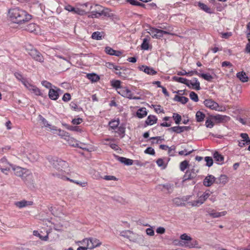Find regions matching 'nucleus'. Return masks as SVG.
Here are the masks:
<instances>
[{"instance_id": "obj_14", "label": "nucleus", "mask_w": 250, "mask_h": 250, "mask_svg": "<svg viewBox=\"0 0 250 250\" xmlns=\"http://www.w3.org/2000/svg\"><path fill=\"white\" fill-rule=\"evenodd\" d=\"M197 172L198 170L196 171V172H195L194 169L187 171L183 177V181L185 182L187 180H190L195 178L196 176V172Z\"/></svg>"}, {"instance_id": "obj_23", "label": "nucleus", "mask_w": 250, "mask_h": 250, "mask_svg": "<svg viewBox=\"0 0 250 250\" xmlns=\"http://www.w3.org/2000/svg\"><path fill=\"white\" fill-rule=\"evenodd\" d=\"M213 157L215 161L219 164H222L224 161V157L217 151H215L213 154Z\"/></svg>"}, {"instance_id": "obj_35", "label": "nucleus", "mask_w": 250, "mask_h": 250, "mask_svg": "<svg viewBox=\"0 0 250 250\" xmlns=\"http://www.w3.org/2000/svg\"><path fill=\"white\" fill-rule=\"evenodd\" d=\"M227 212L224 211L220 212H214L212 211L211 212H208V214L209 216L212 217L213 218H217L222 216H224L226 214Z\"/></svg>"}, {"instance_id": "obj_32", "label": "nucleus", "mask_w": 250, "mask_h": 250, "mask_svg": "<svg viewBox=\"0 0 250 250\" xmlns=\"http://www.w3.org/2000/svg\"><path fill=\"white\" fill-rule=\"evenodd\" d=\"M103 32L99 31L94 32L92 33L91 38L94 40H101L103 37Z\"/></svg>"}, {"instance_id": "obj_1", "label": "nucleus", "mask_w": 250, "mask_h": 250, "mask_svg": "<svg viewBox=\"0 0 250 250\" xmlns=\"http://www.w3.org/2000/svg\"><path fill=\"white\" fill-rule=\"evenodd\" d=\"M49 162L53 167L57 170V171L52 173L53 176L64 180L69 181L77 185H81L82 187H85L86 186V183H80L78 181L70 179L66 176L65 175L68 173L66 170L68 166V163L58 158H51Z\"/></svg>"}, {"instance_id": "obj_28", "label": "nucleus", "mask_w": 250, "mask_h": 250, "mask_svg": "<svg viewBox=\"0 0 250 250\" xmlns=\"http://www.w3.org/2000/svg\"><path fill=\"white\" fill-rule=\"evenodd\" d=\"M120 70H122V71L119 72H115V74L118 75L121 78L126 79L128 76L127 71H128L129 70L127 68H124V67H122V69H121Z\"/></svg>"}, {"instance_id": "obj_60", "label": "nucleus", "mask_w": 250, "mask_h": 250, "mask_svg": "<svg viewBox=\"0 0 250 250\" xmlns=\"http://www.w3.org/2000/svg\"><path fill=\"white\" fill-rule=\"evenodd\" d=\"M206 126L208 128H212L214 126V123L211 121V120L209 119H208L206 121Z\"/></svg>"}, {"instance_id": "obj_4", "label": "nucleus", "mask_w": 250, "mask_h": 250, "mask_svg": "<svg viewBox=\"0 0 250 250\" xmlns=\"http://www.w3.org/2000/svg\"><path fill=\"white\" fill-rule=\"evenodd\" d=\"M29 55L35 61L42 62L44 61V58L42 54L37 49L33 48L31 46L26 48Z\"/></svg>"}, {"instance_id": "obj_43", "label": "nucleus", "mask_w": 250, "mask_h": 250, "mask_svg": "<svg viewBox=\"0 0 250 250\" xmlns=\"http://www.w3.org/2000/svg\"><path fill=\"white\" fill-rule=\"evenodd\" d=\"M119 125V120H112L109 122V127L112 129H116Z\"/></svg>"}, {"instance_id": "obj_9", "label": "nucleus", "mask_w": 250, "mask_h": 250, "mask_svg": "<svg viewBox=\"0 0 250 250\" xmlns=\"http://www.w3.org/2000/svg\"><path fill=\"white\" fill-rule=\"evenodd\" d=\"M117 92L124 97L130 99H136L135 97H132V92L126 87L122 86L120 89H118Z\"/></svg>"}, {"instance_id": "obj_33", "label": "nucleus", "mask_w": 250, "mask_h": 250, "mask_svg": "<svg viewBox=\"0 0 250 250\" xmlns=\"http://www.w3.org/2000/svg\"><path fill=\"white\" fill-rule=\"evenodd\" d=\"M28 158L31 162H34L39 160V155L36 152H33L28 155Z\"/></svg>"}, {"instance_id": "obj_64", "label": "nucleus", "mask_w": 250, "mask_h": 250, "mask_svg": "<svg viewBox=\"0 0 250 250\" xmlns=\"http://www.w3.org/2000/svg\"><path fill=\"white\" fill-rule=\"evenodd\" d=\"M74 13L78 14L80 15H83L85 14V12L80 8H76L75 9Z\"/></svg>"}, {"instance_id": "obj_16", "label": "nucleus", "mask_w": 250, "mask_h": 250, "mask_svg": "<svg viewBox=\"0 0 250 250\" xmlns=\"http://www.w3.org/2000/svg\"><path fill=\"white\" fill-rule=\"evenodd\" d=\"M200 84V82L198 81V79L196 78H194L192 80L189 81V87L190 88V86H191L192 89L199 90L201 89Z\"/></svg>"}, {"instance_id": "obj_56", "label": "nucleus", "mask_w": 250, "mask_h": 250, "mask_svg": "<svg viewBox=\"0 0 250 250\" xmlns=\"http://www.w3.org/2000/svg\"><path fill=\"white\" fill-rule=\"evenodd\" d=\"M58 131L59 135L61 136L62 138H63L64 139V138H68L70 137L69 133L64 130H62L61 129H59Z\"/></svg>"}, {"instance_id": "obj_49", "label": "nucleus", "mask_w": 250, "mask_h": 250, "mask_svg": "<svg viewBox=\"0 0 250 250\" xmlns=\"http://www.w3.org/2000/svg\"><path fill=\"white\" fill-rule=\"evenodd\" d=\"M240 136L243 139L242 141L244 142L247 145L250 144V138H249L248 134L241 133Z\"/></svg>"}, {"instance_id": "obj_39", "label": "nucleus", "mask_w": 250, "mask_h": 250, "mask_svg": "<svg viewBox=\"0 0 250 250\" xmlns=\"http://www.w3.org/2000/svg\"><path fill=\"white\" fill-rule=\"evenodd\" d=\"M105 66L106 67H107L109 69H114L115 70H120L121 69H122V67L120 66H116L115 65L114 63L112 62H106L105 64Z\"/></svg>"}, {"instance_id": "obj_2", "label": "nucleus", "mask_w": 250, "mask_h": 250, "mask_svg": "<svg viewBox=\"0 0 250 250\" xmlns=\"http://www.w3.org/2000/svg\"><path fill=\"white\" fill-rule=\"evenodd\" d=\"M11 21L16 23L22 24L30 20L32 16L19 7L10 9L8 12Z\"/></svg>"}, {"instance_id": "obj_53", "label": "nucleus", "mask_w": 250, "mask_h": 250, "mask_svg": "<svg viewBox=\"0 0 250 250\" xmlns=\"http://www.w3.org/2000/svg\"><path fill=\"white\" fill-rule=\"evenodd\" d=\"M22 83L25 86V87L27 89H28L30 91H31V89H32L35 86V85L31 84L25 80H24V81H22Z\"/></svg>"}, {"instance_id": "obj_6", "label": "nucleus", "mask_w": 250, "mask_h": 250, "mask_svg": "<svg viewBox=\"0 0 250 250\" xmlns=\"http://www.w3.org/2000/svg\"><path fill=\"white\" fill-rule=\"evenodd\" d=\"M83 243L86 244L88 249H92L99 247L101 245L99 240L95 238H85L83 240Z\"/></svg>"}, {"instance_id": "obj_46", "label": "nucleus", "mask_w": 250, "mask_h": 250, "mask_svg": "<svg viewBox=\"0 0 250 250\" xmlns=\"http://www.w3.org/2000/svg\"><path fill=\"white\" fill-rule=\"evenodd\" d=\"M168 130L169 131L174 132H175L176 133H181L182 132V130H181V126H179V125L169 128L168 129Z\"/></svg>"}, {"instance_id": "obj_12", "label": "nucleus", "mask_w": 250, "mask_h": 250, "mask_svg": "<svg viewBox=\"0 0 250 250\" xmlns=\"http://www.w3.org/2000/svg\"><path fill=\"white\" fill-rule=\"evenodd\" d=\"M138 68L140 70L144 72L148 75H154L157 74V71H155L152 67L149 66L142 65L139 66Z\"/></svg>"}, {"instance_id": "obj_8", "label": "nucleus", "mask_w": 250, "mask_h": 250, "mask_svg": "<svg viewBox=\"0 0 250 250\" xmlns=\"http://www.w3.org/2000/svg\"><path fill=\"white\" fill-rule=\"evenodd\" d=\"M14 165L9 163L6 159L2 158L0 160V170L4 173L7 174V172L9 171Z\"/></svg>"}, {"instance_id": "obj_52", "label": "nucleus", "mask_w": 250, "mask_h": 250, "mask_svg": "<svg viewBox=\"0 0 250 250\" xmlns=\"http://www.w3.org/2000/svg\"><path fill=\"white\" fill-rule=\"evenodd\" d=\"M199 76L208 81H211L213 79L212 76L209 74L200 73Z\"/></svg>"}, {"instance_id": "obj_21", "label": "nucleus", "mask_w": 250, "mask_h": 250, "mask_svg": "<svg viewBox=\"0 0 250 250\" xmlns=\"http://www.w3.org/2000/svg\"><path fill=\"white\" fill-rule=\"evenodd\" d=\"M172 79L176 82L185 84L188 87H189V81L186 78L174 76L172 77Z\"/></svg>"}, {"instance_id": "obj_57", "label": "nucleus", "mask_w": 250, "mask_h": 250, "mask_svg": "<svg viewBox=\"0 0 250 250\" xmlns=\"http://www.w3.org/2000/svg\"><path fill=\"white\" fill-rule=\"evenodd\" d=\"M158 29L154 27H150L149 31L148 32L149 34L152 36L153 38H155L156 32H157Z\"/></svg>"}, {"instance_id": "obj_36", "label": "nucleus", "mask_w": 250, "mask_h": 250, "mask_svg": "<svg viewBox=\"0 0 250 250\" xmlns=\"http://www.w3.org/2000/svg\"><path fill=\"white\" fill-rule=\"evenodd\" d=\"M121 82L119 80H112L111 81V86L115 88L117 91H118V89H120L122 86L121 85Z\"/></svg>"}, {"instance_id": "obj_31", "label": "nucleus", "mask_w": 250, "mask_h": 250, "mask_svg": "<svg viewBox=\"0 0 250 250\" xmlns=\"http://www.w3.org/2000/svg\"><path fill=\"white\" fill-rule=\"evenodd\" d=\"M102 11L101 12L100 17L104 16L105 17H110L112 16L111 11L109 9L107 8H104L102 7Z\"/></svg>"}, {"instance_id": "obj_7", "label": "nucleus", "mask_w": 250, "mask_h": 250, "mask_svg": "<svg viewBox=\"0 0 250 250\" xmlns=\"http://www.w3.org/2000/svg\"><path fill=\"white\" fill-rule=\"evenodd\" d=\"M102 6L98 4L91 6V14L88 15V17L91 18H98L100 17L101 12H102Z\"/></svg>"}, {"instance_id": "obj_63", "label": "nucleus", "mask_w": 250, "mask_h": 250, "mask_svg": "<svg viewBox=\"0 0 250 250\" xmlns=\"http://www.w3.org/2000/svg\"><path fill=\"white\" fill-rule=\"evenodd\" d=\"M83 122V119L81 118H78L76 119H74L72 121V123L73 125H79Z\"/></svg>"}, {"instance_id": "obj_24", "label": "nucleus", "mask_w": 250, "mask_h": 250, "mask_svg": "<svg viewBox=\"0 0 250 250\" xmlns=\"http://www.w3.org/2000/svg\"><path fill=\"white\" fill-rule=\"evenodd\" d=\"M157 121V118L156 116L153 115H149L147 117L146 121V124L147 125H152L156 123Z\"/></svg>"}, {"instance_id": "obj_15", "label": "nucleus", "mask_w": 250, "mask_h": 250, "mask_svg": "<svg viewBox=\"0 0 250 250\" xmlns=\"http://www.w3.org/2000/svg\"><path fill=\"white\" fill-rule=\"evenodd\" d=\"M12 169L15 172V174L16 176L21 177H24V174L26 172V169L22 168L20 167L13 166V167H12Z\"/></svg>"}, {"instance_id": "obj_44", "label": "nucleus", "mask_w": 250, "mask_h": 250, "mask_svg": "<svg viewBox=\"0 0 250 250\" xmlns=\"http://www.w3.org/2000/svg\"><path fill=\"white\" fill-rule=\"evenodd\" d=\"M173 203L177 206H185V204L182 202V199L179 197L173 199Z\"/></svg>"}, {"instance_id": "obj_55", "label": "nucleus", "mask_w": 250, "mask_h": 250, "mask_svg": "<svg viewBox=\"0 0 250 250\" xmlns=\"http://www.w3.org/2000/svg\"><path fill=\"white\" fill-rule=\"evenodd\" d=\"M190 98L193 101L197 102L198 101V96L197 94L193 91H191L189 94Z\"/></svg>"}, {"instance_id": "obj_13", "label": "nucleus", "mask_w": 250, "mask_h": 250, "mask_svg": "<svg viewBox=\"0 0 250 250\" xmlns=\"http://www.w3.org/2000/svg\"><path fill=\"white\" fill-rule=\"evenodd\" d=\"M56 89L50 88L49 91L48 96L49 97L53 100H56L58 99L59 96V91L61 90L55 87Z\"/></svg>"}, {"instance_id": "obj_51", "label": "nucleus", "mask_w": 250, "mask_h": 250, "mask_svg": "<svg viewBox=\"0 0 250 250\" xmlns=\"http://www.w3.org/2000/svg\"><path fill=\"white\" fill-rule=\"evenodd\" d=\"M188 166V162L187 160L182 162L180 165V170L184 171Z\"/></svg>"}, {"instance_id": "obj_42", "label": "nucleus", "mask_w": 250, "mask_h": 250, "mask_svg": "<svg viewBox=\"0 0 250 250\" xmlns=\"http://www.w3.org/2000/svg\"><path fill=\"white\" fill-rule=\"evenodd\" d=\"M87 77L88 79L94 82H96L100 79L99 76L94 73L88 74L87 75Z\"/></svg>"}, {"instance_id": "obj_48", "label": "nucleus", "mask_w": 250, "mask_h": 250, "mask_svg": "<svg viewBox=\"0 0 250 250\" xmlns=\"http://www.w3.org/2000/svg\"><path fill=\"white\" fill-rule=\"evenodd\" d=\"M172 117L175 121V124L179 125L182 120L181 116L178 113H174L173 114Z\"/></svg>"}, {"instance_id": "obj_45", "label": "nucleus", "mask_w": 250, "mask_h": 250, "mask_svg": "<svg viewBox=\"0 0 250 250\" xmlns=\"http://www.w3.org/2000/svg\"><path fill=\"white\" fill-rule=\"evenodd\" d=\"M165 34H167V35L169 34V33L167 31H164V30L158 29L157 32H156V34H155L156 36H155V38L156 39H160L161 37H162L164 35H165Z\"/></svg>"}, {"instance_id": "obj_47", "label": "nucleus", "mask_w": 250, "mask_h": 250, "mask_svg": "<svg viewBox=\"0 0 250 250\" xmlns=\"http://www.w3.org/2000/svg\"><path fill=\"white\" fill-rule=\"evenodd\" d=\"M66 127L67 129L73 131H76V132H82V129L80 128L79 126H72V125H66Z\"/></svg>"}, {"instance_id": "obj_3", "label": "nucleus", "mask_w": 250, "mask_h": 250, "mask_svg": "<svg viewBox=\"0 0 250 250\" xmlns=\"http://www.w3.org/2000/svg\"><path fill=\"white\" fill-rule=\"evenodd\" d=\"M180 240L179 241V245L189 249L198 248V241L191 238L187 233H184L180 236Z\"/></svg>"}, {"instance_id": "obj_61", "label": "nucleus", "mask_w": 250, "mask_h": 250, "mask_svg": "<svg viewBox=\"0 0 250 250\" xmlns=\"http://www.w3.org/2000/svg\"><path fill=\"white\" fill-rule=\"evenodd\" d=\"M62 100L65 102H67L71 100V95L69 93H65L62 98Z\"/></svg>"}, {"instance_id": "obj_50", "label": "nucleus", "mask_w": 250, "mask_h": 250, "mask_svg": "<svg viewBox=\"0 0 250 250\" xmlns=\"http://www.w3.org/2000/svg\"><path fill=\"white\" fill-rule=\"evenodd\" d=\"M120 234H121V235L124 236V237H126L127 238H129V239L132 237L131 235L134 234L130 230L122 231L121 232Z\"/></svg>"}, {"instance_id": "obj_11", "label": "nucleus", "mask_w": 250, "mask_h": 250, "mask_svg": "<svg viewBox=\"0 0 250 250\" xmlns=\"http://www.w3.org/2000/svg\"><path fill=\"white\" fill-rule=\"evenodd\" d=\"M214 183H216V178L212 175H208L203 181V185L207 187H210Z\"/></svg>"}, {"instance_id": "obj_19", "label": "nucleus", "mask_w": 250, "mask_h": 250, "mask_svg": "<svg viewBox=\"0 0 250 250\" xmlns=\"http://www.w3.org/2000/svg\"><path fill=\"white\" fill-rule=\"evenodd\" d=\"M105 52L110 55H114L116 56H120L122 54V52L120 51H116L110 47H106L105 48Z\"/></svg>"}, {"instance_id": "obj_29", "label": "nucleus", "mask_w": 250, "mask_h": 250, "mask_svg": "<svg viewBox=\"0 0 250 250\" xmlns=\"http://www.w3.org/2000/svg\"><path fill=\"white\" fill-rule=\"evenodd\" d=\"M237 77L242 82H247L248 81V77L246 76L245 72L243 71L237 73Z\"/></svg>"}, {"instance_id": "obj_62", "label": "nucleus", "mask_w": 250, "mask_h": 250, "mask_svg": "<svg viewBox=\"0 0 250 250\" xmlns=\"http://www.w3.org/2000/svg\"><path fill=\"white\" fill-rule=\"evenodd\" d=\"M156 163L157 164V165L159 166V167H163V168H165L166 167V166H164V161L163 160V159L162 158H159L157 161H156Z\"/></svg>"}, {"instance_id": "obj_54", "label": "nucleus", "mask_w": 250, "mask_h": 250, "mask_svg": "<svg viewBox=\"0 0 250 250\" xmlns=\"http://www.w3.org/2000/svg\"><path fill=\"white\" fill-rule=\"evenodd\" d=\"M205 161L206 162V166L208 167H210L213 165V159L211 157H206Z\"/></svg>"}, {"instance_id": "obj_10", "label": "nucleus", "mask_w": 250, "mask_h": 250, "mask_svg": "<svg viewBox=\"0 0 250 250\" xmlns=\"http://www.w3.org/2000/svg\"><path fill=\"white\" fill-rule=\"evenodd\" d=\"M204 103L206 107L210 109L215 110H219L218 109V108L219 107V104L211 99H207L204 101Z\"/></svg>"}, {"instance_id": "obj_30", "label": "nucleus", "mask_w": 250, "mask_h": 250, "mask_svg": "<svg viewBox=\"0 0 250 250\" xmlns=\"http://www.w3.org/2000/svg\"><path fill=\"white\" fill-rule=\"evenodd\" d=\"M147 115L146 108H141L138 110L136 112L137 116L139 118H142Z\"/></svg>"}, {"instance_id": "obj_27", "label": "nucleus", "mask_w": 250, "mask_h": 250, "mask_svg": "<svg viewBox=\"0 0 250 250\" xmlns=\"http://www.w3.org/2000/svg\"><path fill=\"white\" fill-rule=\"evenodd\" d=\"M228 182V177L225 175H221L218 178H216V183L225 185Z\"/></svg>"}, {"instance_id": "obj_17", "label": "nucleus", "mask_w": 250, "mask_h": 250, "mask_svg": "<svg viewBox=\"0 0 250 250\" xmlns=\"http://www.w3.org/2000/svg\"><path fill=\"white\" fill-rule=\"evenodd\" d=\"M115 157L117 158V159L119 161L125 164L126 166H130L133 164V161L131 159H127L125 157H120L117 155H116Z\"/></svg>"}, {"instance_id": "obj_26", "label": "nucleus", "mask_w": 250, "mask_h": 250, "mask_svg": "<svg viewBox=\"0 0 250 250\" xmlns=\"http://www.w3.org/2000/svg\"><path fill=\"white\" fill-rule=\"evenodd\" d=\"M38 27V26L36 24L31 23L27 25L25 27V29L28 32L32 33L36 31V29Z\"/></svg>"}, {"instance_id": "obj_25", "label": "nucleus", "mask_w": 250, "mask_h": 250, "mask_svg": "<svg viewBox=\"0 0 250 250\" xmlns=\"http://www.w3.org/2000/svg\"><path fill=\"white\" fill-rule=\"evenodd\" d=\"M64 139L68 142L69 145L74 147H79L78 141L72 137L64 138Z\"/></svg>"}, {"instance_id": "obj_58", "label": "nucleus", "mask_w": 250, "mask_h": 250, "mask_svg": "<svg viewBox=\"0 0 250 250\" xmlns=\"http://www.w3.org/2000/svg\"><path fill=\"white\" fill-rule=\"evenodd\" d=\"M31 92L37 96H40L42 95L41 90L36 86H35L34 87L31 89Z\"/></svg>"}, {"instance_id": "obj_20", "label": "nucleus", "mask_w": 250, "mask_h": 250, "mask_svg": "<svg viewBox=\"0 0 250 250\" xmlns=\"http://www.w3.org/2000/svg\"><path fill=\"white\" fill-rule=\"evenodd\" d=\"M33 202L32 201H27L25 200H22L21 201L17 202L15 203L17 207L19 208H22L28 206L32 205Z\"/></svg>"}, {"instance_id": "obj_38", "label": "nucleus", "mask_w": 250, "mask_h": 250, "mask_svg": "<svg viewBox=\"0 0 250 250\" xmlns=\"http://www.w3.org/2000/svg\"><path fill=\"white\" fill-rule=\"evenodd\" d=\"M205 114L200 111H198L196 114V119L198 122H201L204 121Z\"/></svg>"}, {"instance_id": "obj_22", "label": "nucleus", "mask_w": 250, "mask_h": 250, "mask_svg": "<svg viewBox=\"0 0 250 250\" xmlns=\"http://www.w3.org/2000/svg\"><path fill=\"white\" fill-rule=\"evenodd\" d=\"M197 4L201 9L204 11L206 13L209 14H211L213 13L211 8L208 7L206 4L200 1L197 2Z\"/></svg>"}, {"instance_id": "obj_37", "label": "nucleus", "mask_w": 250, "mask_h": 250, "mask_svg": "<svg viewBox=\"0 0 250 250\" xmlns=\"http://www.w3.org/2000/svg\"><path fill=\"white\" fill-rule=\"evenodd\" d=\"M147 38H145L143 39V43L141 45V47L142 49L144 50H148L149 48V42L150 38L148 37Z\"/></svg>"}, {"instance_id": "obj_41", "label": "nucleus", "mask_w": 250, "mask_h": 250, "mask_svg": "<svg viewBox=\"0 0 250 250\" xmlns=\"http://www.w3.org/2000/svg\"><path fill=\"white\" fill-rule=\"evenodd\" d=\"M125 127L124 125H121L118 127V130L116 131V132L118 133L119 135H120L121 137L122 138L125 135Z\"/></svg>"}, {"instance_id": "obj_5", "label": "nucleus", "mask_w": 250, "mask_h": 250, "mask_svg": "<svg viewBox=\"0 0 250 250\" xmlns=\"http://www.w3.org/2000/svg\"><path fill=\"white\" fill-rule=\"evenodd\" d=\"M210 195V193L209 191H206L204 192L202 195L200 196L198 200L188 202L187 204L192 207H199L200 205L203 204Z\"/></svg>"}, {"instance_id": "obj_59", "label": "nucleus", "mask_w": 250, "mask_h": 250, "mask_svg": "<svg viewBox=\"0 0 250 250\" xmlns=\"http://www.w3.org/2000/svg\"><path fill=\"white\" fill-rule=\"evenodd\" d=\"M145 153L146 154L154 155L155 154L154 149L151 147H147L145 150Z\"/></svg>"}, {"instance_id": "obj_34", "label": "nucleus", "mask_w": 250, "mask_h": 250, "mask_svg": "<svg viewBox=\"0 0 250 250\" xmlns=\"http://www.w3.org/2000/svg\"><path fill=\"white\" fill-rule=\"evenodd\" d=\"M175 101L179 102L183 104L187 103L188 101V99L186 97H181L177 95H175L174 98Z\"/></svg>"}, {"instance_id": "obj_18", "label": "nucleus", "mask_w": 250, "mask_h": 250, "mask_svg": "<svg viewBox=\"0 0 250 250\" xmlns=\"http://www.w3.org/2000/svg\"><path fill=\"white\" fill-rule=\"evenodd\" d=\"M228 118H229V117L227 116L219 114L212 117V119L217 123H224L227 121L226 119Z\"/></svg>"}, {"instance_id": "obj_40", "label": "nucleus", "mask_w": 250, "mask_h": 250, "mask_svg": "<svg viewBox=\"0 0 250 250\" xmlns=\"http://www.w3.org/2000/svg\"><path fill=\"white\" fill-rule=\"evenodd\" d=\"M39 118L40 121H41L42 124L45 127H50V128L51 129H54V128L55 127V126H53L52 127H51V125L48 123V122L46 121V120L43 117L42 115H40L39 116Z\"/></svg>"}]
</instances>
